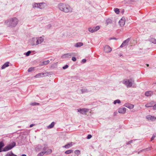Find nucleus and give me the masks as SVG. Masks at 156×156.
Masks as SVG:
<instances>
[{
  "label": "nucleus",
  "instance_id": "ea45409f",
  "mask_svg": "<svg viewBox=\"0 0 156 156\" xmlns=\"http://www.w3.org/2000/svg\"><path fill=\"white\" fill-rule=\"evenodd\" d=\"M52 152V150L51 149H49L48 150V153H51Z\"/></svg>",
  "mask_w": 156,
  "mask_h": 156
},
{
  "label": "nucleus",
  "instance_id": "4c0bfd02",
  "mask_svg": "<svg viewBox=\"0 0 156 156\" xmlns=\"http://www.w3.org/2000/svg\"><path fill=\"white\" fill-rule=\"evenodd\" d=\"M86 60L85 59H83L82 60V62L83 63H85L86 62Z\"/></svg>",
  "mask_w": 156,
  "mask_h": 156
},
{
  "label": "nucleus",
  "instance_id": "58836bf2",
  "mask_svg": "<svg viewBox=\"0 0 156 156\" xmlns=\"http://www.w3.org/2000/svg\"><path fill=\"white\" fill-rule=\"evenodd\" d=\"M51 25L50 24H48L47 25V27L48 28H50L51 27Z\"/></svg>",
  "mask_w": 156,
  "mask_h": 156
},
{
  "label": "nucleus",
  "instance_id": "a211bd4d",
  "mask_svg": "<svg viewBox=\"0 0 156 156\" xmlns=\"http://www.w3.org/2000/svg\"><path fill=\"white\" fill-rule=\"evenodd\" d=\"M80 92H79L80 93H87L89 92L88 90L86 88H83L80 90Z\"/></svg>",
  "mask_w": 156,
  "mask_h": 156
},
{
  "label": "nucleus",
  "instance_id": "c9c22d12",
  "mask_svg": "<svg viewBox=\"0 0 156 156\" xmlns=\"http://www.w3.org/2000/svg\"><path fill=\"white\" fill-rule=\"evenodd\" d=\"M72 60L74 62H75L76 61V58L75 57H73L72 58Z\"/></svg>",
  "mask_w": 156,
  "mask_h": 156
},
{
  "label": "nucleus",
  "instance_id": "5701e85b",
  "mask_svg": "<svg viewBox=\"0 0 156 156\" xmlns=\"http://www.w3.org/2000/svg\"><path fill=\"white\" fill-rule=\"evenodd\" d=\"M73 150H69L66 151L65 152V153L66 154H69L73 152Z\"/></svg>",
  "mask_w": 156,
  "mask_h": 156
},
{
  "label": "nucleus",
  "instance_id": "6ab92c4d",
  "mask_svg": "<svg viewBox=\"0 0 156 156\" xmlns=\"http://www.w3.org/2000/svg\"><path fill=\"white\" fill-rule=\"evenodd\" d=\"M83 44L82 42H78L76 44L74 45V46L76 47H79L83 46Z\"/></svg>",
  "mask_w": 156,
  "mask_h": 156
},
{
  "label": "nucleus",
  "instance_id": "6e6552de",
  "mask_svg": "<svg viewBox=\"0 0 156 156\" xmlns=\"http://www.w3.org/2000/svg\"><path fill=\"white\" fill-rule=\"evenodd\" d=\"M73 55V53H70L64 54L62 56L61 58H70Z\"/></svg>",
  "mask_w": 156,
  "mask_h": 156
},
{
  "label": "nucleus",
  "instance_id": "bb28decb",
  "mask_svg": "<svg viewBox=\"0 0 156 156\" xmlns=\"http://www.w3.org/2000/svg\"><path fill=\"white\" fill-rule=\"evenodd\" d=\"M88 30L91 33H93L94 32H95V31H94V28H89L88 29Z\"/></svg>",
  "mask_w": 156,
  "mask_h": 156
},
{
  "label": "nucleus",
  "instance_id": "c85d7f7f",
  "mask_svg": "<svg viewBox=\"0 0 156 156\" xmlns=\"http://www.w3.org/2000/svg\"><path fill=\"white\" fill-rule=\"evenodd\" d=\"M114 11L117 14H119V9L118 8L114 9Z\"/></svg>",
  "mask_w": 156,
  "mask_h": 156
},
{
  "label": "nucleus",
  "instance_id": "79ce46f5",
  "mask_svg": "<svg viewBox=\"0 0 156 156\" xmlns=\"http://www.w3.org/2000/svg\"><path fill=\"white\" fill-rule=\"evenodd\" d=\"M133 140H130V141H129L128 142L127 144H129L131 143H132Z\"/></svg>",
  "mask_w": 156,
  "mask_h": 156
},
{
  "label": "nucleus",
  "instance_id": "20e7f679",
  "mask_svg": "<svg viewBox=\"0 0 156 156\" xmlns=\"http://www.w3.org/2000/svg\"><path fill=\"white\" fill-rule=\"evenodd\" d=\"M33 40L35 41L36 42H34L32 43V45H37L41 43L44 41V37L42 36L37 37L35 38H33Z\"/></svg>",
  "mask_w": 156,
  "mask_h": 156
},
{
  "label": "nucleus",
  "instance_id": "13d9d810",
  "mask_svg": "<svg viewBox=\"0 0 156 156\" xmlns=\"http://www.w3.org/2000/svg\"><path fill=\"white\" fill-rule=\"evenodd\" d=\"M114 114H115V112H114Z\"/></svg>",
  "mask_w": 156,
  "mask_h": 156
},
{
  "label": "nucleus",
  "instance_id": "f3484780",
  "mask_svg": "<svg viewBox=\"0 0 156 156\" xmlns=\"http://www.w3.org/2000/svg\"><path fill=\"white\" fill-rule=\"evenodd\" d=\"M153 94V91H146L145 93V95L147 97H149L152 95Z\"/></svg>",
  "mask_w": 156,
  "mask_h": 156
},
{
  "label": "nucleus",
  "instance_id": "aec40b11",
  "mask_svg": "<svg viewBox=\"0 0 156 156\" xmlns=\"http://www.w3.org/2000/svg\"><path fill=\"white\" fill-rule=\"evenodd\" d=\"M9 62H7L5 63L2 66V69H3L5 68L6 67H8L9 66Z\"/></svg>",
  "mask_w": 156,
  "mask_h": 156
},
{
  "label": "nucleus",
  "instance_id": "bf43d9fd",
  "mask_svg": "<svg viewBox=\"0 0 156 156\" xmlns=\"http://www.w3.org/2000/svg\"><path fill=\"white\" fill-rule=\"evenodd\" d=\"M114 114H115V112H114Z\"/></svg>",
  "mask_w": 156,
  "mask_h": 156
},
{
  "label": "nucleus",
  "instance_id": "603ef678",
  "mask_svg": "<svg viewBox=\"0 0 156 156\" xmlns=\"http://www.w3.org/2000/svg\"><path fill=\"white\" fill-rule=\"evenodd\" d=\"M22 156H27L25 154H23L22 155Z\"/></svg>",
  "mask_w": 156,
  "mask_h": 156
},
{
  "label": "nucleus",
  "instance_id": "864d4df0",
  "mask_svg": "<svg viewBox=\"0 0 156 156\" xmlns=\"http://www.w3.org/2000/svg\"><path fill=\"white\" fill-rule=\"evenodd\" d=\"M38 147H41V146L40 145H38L37 146Z\"/></svg>",
  "mask_w": 156,
  "mask_h": 156
},
{
  "label": "nucleus",
  "instance_id": "cd10ccee",
  "mask_svg": "<svg viewBox=\"0 0 156 156\" xmlns=\"http://www.w3.org/2000/svg\"><path fill=\"white\" fill-rule=\"evenodd\" d=\"M30 105H31L33 106H35V105H39V103H38L37 102H33V103H31L30 104Z\"/></svg>",
  "mask_w": 156,
  "mask_h": 156
},
{
  "label": "nucleus",
  "instance_id": "393cba45",
  "mask_svg": "<svg viewBox=\"0 0 156 156\" xmlns=\"http://www.w3.org/2000/svg\"><path fill=\"white\" fill-rule=\"evenodd\" d=\"M50 62V61L49 60H48L46 61H44L43 62L42 64H43L42 65H46L48 64Z\"/></svg>",
  "mask_w": 156,
  "mask_h": 156
},
{
  "label": "nucleus",
  "instance_id": "4468645a",
  "mask_svg": "<svg viewBox=\"0 0 156 156\" xmlns=\"http://www.w3.org/2000/svg\"><path fill=\"white\" fill-rule=\"evenodd\" d=\"M146 118L148 120L154 121L156 119V118L154 116L148 115L146 117Z\"/></svg>",
  "mask_w": 156,
  "mask_h": 156
},
{
  "label": "nucleus",
  "instance_id": "2eb2a0df",
  "mask_svg": "<svg viewBox=\"0 0 156 156\" xmlns=\"http://www.w3.org/2000/svg\"><path fill=\"white\" fill-rule=\"evenodd\" d=\"M124 106L125 107L130 109H132L134 107V105L132 104H129L128 103H125L124 104Z\"/></svg>",
  "mask_w": 156,
  "mask_h": 156
},
{
  "label": "nucleus",
  "instance_id": "f704fd0d",
  "mask_svg": "<svg viewBox=\"0 0 156 156\" xmlns=\"http://www.w3.org/2000/svg\"><path fill=\"white\" fill-rule=\"evenodd\" d=\"M92 137V136L91 135L89 134L87 136V139H90Z\"/></svg>",
  "mask_w": 156,
  "mask_h": 156
},
{
  "label": "nucleus",
  "instance_id": "49530a36",
  "mask_svg": "<svg viewBox=\"0 0 156 156\" xmlns=\"http://www.w3.org/2000/svg\"><path fill=\"white\" fill-rule=\"evenodd\" d=\"M113 39L117 40V39H116V38H111L109 39V40H111Z\"/></svg>",
  "mask_w": 156,
  "mask_h": 156
},
{
  "label": "nucleus",
  "instance_id": "7ed1b4c3",
  "mask_svg": "<svg viewBox=\"0 0 156 156\" xmlns=\"http://www.w3.org/2000/svg\"><path fill=\"white\" fill-rule=\"evenodd\" d=\"M4 145L2 142H0V152L2 151H8L14 147L16 145V143L13 142L11 144L5 147L4 148L2 149V147L4 146Z\"/></svg>",
  "mask_w": 156,
  "mask_h": 156
},
{
  "label": "nucleus",
  "instance_id": "f8f14e48",
  "mask_svg": "<svg viewBox=\"0 0 156 156\" xmlns=\"http://www.w3.org/2000/svg\"><path fill=\"white\" fill-rule=\"evenodd\" d=\"M74 144V143L71 142L66 145L65 146H63L62 147L66 149H68L72 147Z\"/></svg>",
  "mask_w": 156,
  "mask_h": 156
},
{
  "label": "nucleus",
  "instance_id": "1a4fd4ad",
  "mask_svg": "<svg viewBox=\"0 0 156 156\" xmlns=\"http://www.w3.org/2000/svg\"><path fill=\"white\" fill-rule=\"evenodd\" d=\"M112 50L111 48L108 45H106L104 47V51L106 53L110 52Z\"/></svg>",
  "mask_w": 156,
  "mask_h": 156
},
{
  "label": "nucleus",
  "instance_id": "2f4dec72",
  "mask_svg": "<svg viewBox=\"0 0 156 156\" xmlns=\"http://www.w3.org/2000/svg\"><path fill=\"white\" fill-rule=\"evenodd\" d=\"M94 31H96L100 29V27L99 26H97L95 27H94Z\"/></svg>",
  "mask_w": 156,
  "mask_h": 156
},
{
  "label": "nucleus",
  "instance_id": "5fc2aeb1",
  "mask_svg": "<svg viewBox=\"0 0 156 156\" xmlns=\"http://www.w3.org/2000/svg\"><path fill=\"white\" fill-rule=\"evenodd\" d=\"M147 149H148L149 150H150V148H147Z\"/></svg>",
  "mask_w": 156,
  "mask_h": 156
},
{
  "label": "nucleus",
  "instance_id": "39448f33",
  "mask_svg": "<svg viewBox=\"0 0 156 156\" xmlns=\"http://www.w3.org/2000/svg\"><path fill=\"white\" fill-rule=\"evenodd\" d=\"M134 82V80L132 79L125 80L122 81V82L125 84L128 87H131Z\"/></svg>",
  "mask_w": 156,
  "mask_h": 156
},
{
  "label": "nucleus",
  "instance_id": "412c9836",
  "mask_svg": "<svg viewBox=\"0 0 156 156\" xmlns=\"http://www.w3.org/2000/svg\"><path fill=\"white\" fill-rule=\"evenodd\" d=\"M55 125V122H52L47 127L48 129H51Z\"/></svg>",
  "mask_w": 156,
  "mask_h": 156
},
{
  "label": "nucleus",
  "instance_id": "9d476101",
  "mask_svg": "<svg viewBox=\"0 0 156 156\" xmlns=\"http://www.w3.org/2000/svg\"><path fill=\"white\" fill-rule=\"evenodd\" d=\"M129 41H130L129 38H128L126 40L124 41L123 42L122 44L120 46V47L122 48V47L126 46V45H127L128 44Z\"/></svg>",
  "mask_w": 156,
  "mask_h": 156
},
{
  "label": "nucleus",
  "instance_id": "37998d69",
  "mask_svg": "<svg viewBox=\"0 0 156 156\" xmlns=\"http://www.w3.org/2000/svg\"><path fill=\"white\" fill-rule=\"evenodd\" d=\"M154 138H155L154 137V136H152V137L151 139V141H152L154 139Z\"/></svg>",
  "mask_w": 156,
  "mask_h": 156
},
{
  "label": "nucleus",
  "instance_id": "c03bdc74",
  "mask_svg": "<svg viewBox=\"0 0 156 156\" xmlns=\"http://www.w3.org/2000/svg\"><path fill=\"white\" fill-rule=\"evenodd\" d=\"M153 136H154V137L155 138V137H156V133H154L153 135Z\"/></svg>",
  "mask_w": 156,
  "mask_h": 156
},
{
  "label": "nucleus",
  "instance_id": "e433bc0d",
  "mask_svg": "<svg viewBox=\"0 0 156 156\" xmlns=\"http://www.w3.org/2000/svg\"><path fill=\"white\" fill-rule=\"evenodd\" d=\"M152 40L153 41H152V43L155 44L156 43V40L154 39H152Z\"/></svg>",
  "mask_w": 156,
  "mask_h": 156
},
{
  "label": "nucleus",
  "instance_id": "473e14b6",
  "mask_svg": "<svg viewBox=\"0 0 156 156\" xmlns=\"http://www.w3.org/2000/svg\"><path fill=\"white\" fill-rule=\"evenodd\" d=\"M33 70H34V68H32V67L30 68L28 70V72H30L32 71Z\"/></svg>",
  "mask_w": 156,
  "mask_h": 156
},
{
  "label": "nucleus",
  "instance_id": "a19ab883",
  "mask_svg": "<svg viewBox=\"0 0 156 156\" xmlns=\"http://www.w3.org/2000/svg\"><path fill=\"white\" fill-rule=\"evenodd\" d=\"M153 109L154 110L156 109V104L153 106Z\"/></svg>",
  "mask_w": 156,
  "mask_h": 156
},
{
  "label": "nucleus",
  "instance_id": "ddd939ff",
  "mask_svg": "<svg viewBox=\"0 0 156 156\" xmlns=\"http://www.w3.org/2000/svg\"><path fill=\"white\" fill-rule=\"evenodd\" d=\"M47 74L46 73H40L34 76L35 78H40L46 76Z\"/></svg>",
  "mask_w": 156,
  "mask_h": 156
},
{
  "label": "nucleus",
  "instance_id": "09e8293b",
  "mask_svg": "<svg viewBox=\"0 0 156 156\" xmlns=\"http://www.w3.org/2000/svg\"><path fill=\"white\" fill-rule=\"evenodd\" d=\"M119 56L120 57H121V56H122V54H120L119 55Z\"/></svg>",
  "mask_w": 156,
  "mask_h": 156
},
{
  "label": "nucleus",
  "instance_id": "72a5a7b5",
  "mask_svg": "<svg viewBox=\"0 0 156 156\" xmlns=\"http://www.w3.org/2000/svg\"><path fill=\"white\" fill-rule=\"evenodd\" d=\"M68 67V66L67 65H65V66L63 67L62 68L65 69Z\"/></svg>",
  "mask_w": 156,
  "mask_h": 156
},
{
  "label": "nucleus",
  "instance_id": "4be33fe9",
  "mask_svg": "<svg viewBox=\"0 0 156 156\" xmlns=\"http://www.w3.org/2000/svg\"><path fill=\"white\" fill-rule=\"evenodd\" d=\"M5 156H17L16 155H15L13 154V153L12 152H8L7 154L5 155Z\"/></svg>",
  "mask_w": 156,
  "mask_h": 156
},
{
  "label": "nucleus",
  "instance_id": "7c9ffc66",
  "mask_svg": "<svg viewBox=\"0 0 156 156\" xmlns=\"http://www.w3.org/2000/svg\"><path fill=\"white\" fill-rule=\"evenodd\" d=\"M75 153L77 155H79L80 154V151L78 150H76L75 151Z\"/></svg>",
  "mask_w": 156,
  "mask_h": 156
},
{
  "label": "nucleus",
  "instance_id": "f257e3e1",
  "mask_svg": "<svg viewBox=\"0 0 156 156\" xmlns=\"http://www.w3.org/2000/svg\"><path fill=\"white\" fill-rule=\"evenodd\" d=\"M18 19L16 17L10 18L5 22V23L9 27H14L18 24Z\"/></svg>",
  "mask_w": 156,
  "mask_h": 156
},
{
  "label": "nucleus",
  "instance_id": "9b49d317",
  "mask_svg": "<svg viewBox=\"0 0 156 156\" xmlns=\"http://www.w3.org/2000/svg\"><path fill=\"white\" fill-rule=\"evenodd\" d=\"M125 20L124 18L122 17L119 21V23L121 27L123 26L125 24Z\"/></svg>",
  "mask_w": 156,
  "mask_h": 156
},
{
  "label": "nucleus",
  "instance_id": "4d7b16f0",
  "mask_svg": "<svg viewBox=\"0 0 156 156\" xmlns=\"http://www.w3.org/2000/svg\"><path fill=\"white\" fill-rule=\"evenodd\" d=\"M155 84H156V82L154 83Z\"/></svg>",
  "mask_w": 156,
  "mask_h": 156
},
{
  "label": "nucleus",
  "instance_id": "423d86ee",
  "mask_svg": "<svg viewBox=\"0 0 156 156\" xmlns=\"http://www.w3.org/2000/svg\"><path fill=\"white\" fill-rule=\"evenodd\" d=\"M33 8H37L40 9L44 8L46 6L45 3L42 2L40 3H34L32 4Z\"/></svg>",
  "mask_w": 156,
  "mask_h": 156
},
{
  "label": "nucleus",
  "instance_id": "c756f323",
  "mask_svg": "<svg viewBox=\"0 0 156 156\" xmlns=\"http://www.w3.org/2000/svg\"><path fill=\"white\" fill-rule=\"evenodd\" d=\"M31 53V51H29L26 53H24V55H25L26 56H29Z\"/></svg>",
  "mask_w": 156,
  "mask_h": 156
},
{
  "label": "nucleus",
  "instance_id": "dca6fc26",
  "mask_svg": "<svg viewBox=\"0 0 156 156\" xmlns=\"http://www.w3.org/2000/svg\"><path fill=\"white\" fill-rule=\"evenodd\" d=\"M126 112V108H122L119 109L118 112L120 113L124 114Z\"/></svg>",
  "mask_w": 156,
  "mask_h": 156
},
{
  "label": "nucleus",
  "instance_id": "3c124183",
  "mask_svg": "<svg viewBox=\"0 0 156 156\" xmlns=\"http://www.w3.org/2000/svg\"><path fill=\"white\" fill-rule=\"evenodd\" d=\"M32 41H33V42L31 43V44H32V43L34 42H36L35 41H34V40H33V39H32Z\"/></svg>",
  "mask_w": 156,
  "mask_h": 156
},
{
  "label": "nucleus",
  "instance_id": "8fccbe9b",
  "mask_svg": "<svg viewBox=\"0 0 156 156\" xmlns=\"http://www.w3.org/2000/svg\"><path fill=\"white\" fill-rule=\"evenodd\" d=\"M35 149H36V151H39V149H37V147H36Z\"/></svg>",
  "mask_w": 156,
  "mask_h": 156
},
{
  "label": "nucleus",
  "instance_id": "b1692460",
  "mask_svg": "<svg viewBox=\"0 0 156 156\" xmlns=\"http://www.w3.org/2000/svg\"><path fill=\"white\" fill-rule=\"evenodd\" d=\"M145 106L147 108L151 107H153V105L151 103H149L146 104Z\"/></svg>",
  "mask_w": 156,
  "mask_h": 156
},
{
  "label": "nucleus",
  "instance_id": "a18cd8bd",
  "mask_svg": "<svg viewBox=\"0 0 156 156\" xmlns=\"http://www.w3.org/2000/svg\"><path fill=\"white\" fill-rule=\"evenodd\" d=\"M34 124H31L30 126V127H33V126H34Z\"/></svg>",
  "mask_w": 156,
  "mask_h": 156
},
{
  "label": "nucleus",
  "instance_id": "6e6d98bb",
  "mask_svg": "<svg viewBox=\"0 0 156 156\" xmlns=\"http://www.w3.org/2000/svg\"><path fill=\"white\" fill-rule=\"evenodd\" d=\"M147 66H149V65L148 64H147Z\"/></svg>",
  "mask_w": 156,
  "mask_h": 156
},
{
  "label": "nucleus",
  "instance_id": "0eeeda50",
  "mask_svg": "<svg viewBox=\"0 0 156 156\" xmlns=\"http://www.w3.org/2000/svg\"><path fill=\"white\" fill-rule=\"evenodd\" d=\"M77 110L79 112H80L83 114H84L85 113L88 112L89 111V110L88 109L83 108L78 109Z\"/></svg>",
  "mask_w": 156,
  "mask_h": 156
},
{
  "label": "nucleus",
  "instance_id": "de8ad7c7",
  "mask_svg": "<svg viewBox=\"0 0 156 156\" xmlns=\"http://www.w3.org/2000/svg\"><path fill=\"white\" fill-rule=\"evenodd\" d=\"M46 153V152H42V153H40V154H42L43 155L45 153Z\"/></svg>",
  "mask_w": 156,
  "mask_h": 156
},
{
  "label": "nucleus",
  "instance_id": "a878e982",
  "mask_svg": "<svg viewBox=\"0 0 156 156\" xmlns=\"http://www.w3.org/2000/svg\"><path fill=\"white\" fill-rule=\"evenodd\" d=\"M121 103V101L119 99L116 100L114 101L113 103L114 104H116V103L120 104Z\"/></svg>",
  "mask_w": 156,
  "mask_h": 156
},
{
  "label": "nucleus",
  "instance_id": "f03ea898",
  "mask_svg": "<svg viewBox=\"0 0 156 156\" xmlns=\"http://www.w3.org/2000/svg\"><path fill=\"white\" fill-rule=\"evenodd\" d=\"M58 8L60 10L65 12H71L72 9L70 6L64 3H60L58 5Z\"/></svg>",
  "mask_w": 156,
  "mask_h": 156
}]
</instances>
